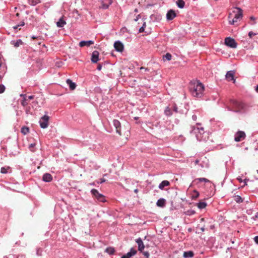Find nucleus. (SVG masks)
<instances>
[{
    "mask_svg": "<svg viewBox=\"0 0 258 258\" xmlns=\"http://www.w3.org/2000/svg\"><path fill=\"white\" fill-rule=\"evenodd\" d=\"M143 254L147 257L149 258V253L148 251H145L143 252Z\"/></svg>",
    "mask_w": 258,
    "mask_h": 258,
    "instance_id": "42",
    "label": "nucleus"
},
{
    "mask_svg": "<svg viewBox=\"0 0 258 258\" xmlns=\"http://www.w3.org/2000/svg\"><path fill=\"white\" fill-rule=\"evenodd\" d=\"M176 15L175 12L172 10H170L166 14V18L168 20H172L176 17Z\"/></svg>",
    "mask_w": 258,
    "mask_h": 258,
    "instance_id": "14",
    "label": "nucleus"
},
{
    "mask_svg": "<svg viewBox=\"0 0 258 258\" xmlns=\"http://www.w3.org/2000/svg\"><path fill=\"white\" fill-rule=\"evenodd\" d=\"M207 206V203L204 202H200L198 204V207L200 209H202Z\"/></svg>",
    "mask_w": 258,
    "mask_h": 258,
    "instance_id": "29",
    "label": "nucleus"
},
{
    "mask_svg": "<svg viewBox=\"0 0 258 258\" xmlns=\"http://www.w3.org/2000/svg\"><path fill=\"white\" fill-rule=\"evenodd\" d=\"M5 87L3 85H0V93H2L5 91Z\"/></svg>",
    "mask_w": 258,
    "mask_h": 258,
    "instance_id": "39",
    "label": "nucleus"
},
{
    "mask_svg": "<svg viewBox=\"0 0 258 258\" xmlns=\"http://www.w3.org/2000/svg\"><path fill=\"white\" fill-rule=\"evenodd\" d=\"M67 84L69 86L70 89L72 90H74L76 87V85L70 79H67L66 81Z\"/></svg>",
    "mask_w": 258,
    "mask_h": 258,
    "instance_id": "20",
    "label": "nucleus"
},
{
    "mask_svg": "<svg viewBox=\"0 0 258 258\" xmlns=\"http://www.w3.org/2000/svg\"><path fill=\"white\" fill-rule=\"evenodd\" d=\"M170 185V183L168 180H163L159 185V188L160 189H163L164 187Z\"/></svg>",
    "mask_w": 258,
    "mask_h": 258,
    "instance_id": "21",
    "label": "nucleus"
},
{
    "mask_svg": "<svg viewBox=\"0 0 258 258\" xmlns=\"http://www.w3.org/2000/svg\"><path fill=\"white\" fill-rule=\"evenodd\" d=\"M164 58H165L166 59L168 60H170L172 58V55L169 53H167L164 56Z\"/></svg>",
    "mask_w": 258,
    "mask_h": 258,
    "instance_id": "34",
    "label": "nucleus"
},
{
    "mask_svg": "<svg viewBox=\"0 0 258 258\" xmlns=\"http://www.w3.org/2000/svg\"><path fill=\"white\" fill-rule=\"evenodd\" d=\"M8 168L2 167L1 169V172L2 173H7L8 172Z\"/></svg>",
    "mask_w": 258,
    "mask_h": 258,
    "instance_id": "36",
    "label": "nucleus"
},
{
    "mask_svg": "<svg viewBox=\"0 0 258 258\" xmlns=\"http://www.w3.org/2000/svg\"><path fill=\"white\" fill-rule=\"evenodd\" d=\"M199 193L197 191L195 190L194 192V194L192 195L193 198H197L199 197Z\"/></svg>",
    "mask_w": 258,
    "mask_h": 258,
    "instance_id": "38",
    "label": "nucleus"
},
{
    "mask_svg": "<svg viewBox=\"0 0 258 258\" xmlns=\"http://www.w3.org/2000/svg\"><path fill=\"white\" fill-rule=\"evenodd\" d=\"M66 24V22L63 20V18L59 19L58 21L56 23V25L58 27H63Z\"/></svg>",
    "mask_w": 258,
    "mask_h": 258,
    "instance_id": "23",
    "label": "nucleus"
},
{
    "mask_svg": "<svg viewBox=\"0 0 258 258\" xmlns=\"http://www.w3.org/2000/svg\"><path fill=\"white\" fill-rule=\"evenodd\" d=\"M43 180L45 182H50L52 180V176L49 173H45L43 176Z\"/></svg>",
    "mask_w": 258,
    "mask_h": 258,
    "instance_id": "19",
    "label": "nucleus"
},
{
    "mask_svg": "<svg viewBox=\"0 0 258 258\" xmlns=\"http://www.w3.org/2000/svg\"><path fill=\"white\" fill-rule=\"evenodd\" d=\"M137 252V251L134 248H132L130 249V251L127 252L126 254L122 255L121 258H130L131 256L135 255Z\"/></svg>",
    "mask_w": 258,
    "mask_h": 258,
    "instance_id": "11",
    "label": "nucleus"
},
{
    "mask_svg": "<svg viewBox=\"0 0 258 258\" xmlns=\"http://www.w3.org/2000/svg\"><path fill=\"white\" fill-rule=\"evenodd\" d=\"M141 70H144L145 72L149 71V69L148 68H145L144 67H141L140 68Z\"/></svg>",
    "mask_w": 258,
    "mask_h": 258,
    "instance_id": "47",
    "label": "nucleus"
},
{
    "mask_svg": "<svg viewBox=\"0 0 258 258\" xmlns=\"http://www.w3.org/2000/svg\"><path fill=\"white\" fill-rule=\"evenodd\" d=\"M34 98V96L33 95L29 96L28 97H27L28 100L33 99Z\"/></svg>",
    "mask_w": 258,
    "mask_h": 258,
    "instance_id": "44",
    "label": "nucleus"
},
{
    "mask_svg": "<svg viewBox=\"0 0 258 258\" xmlns=\"http://www.w3.org/2000/svg\"><path fill=\"white\" fill-rule=\"evenodd\" d=\"M114 47L116 51L121 52L124 50V45L120 41H116L114 43Z\"/></svg>",
    "mask_w": 258,
    "mask_h": 258,
    "instance_id": "9",
    "label": "nucleus"
},
{
    "mask_svg": "<svg viewBox=\"0 0 258 258\" xmlns=\"http://www.w3.org/2000/svg\"><path fill=\"white\" fill-rule=\"evenodd\" d=\"M145 30V29H144V27H141L140 29H139V32L140 33H142Z\"/></svg>",
    "mask_w": 258,
    "mask_h": 258,
    "instance_id": "43",
    "label": "nucleus"
},
{
    "mask_svg": "<svg viewBox=\"0 0 258 258\" xmlns=\"http://www.w3.org/2000/svg\"><path fill=\"white\" fill-rule=\"evenodd\" d=\"M40 2V0H28V3L32 6H35Z\"/></svg>",
    "mask_w": 258,
    "mask_h": 258,
    "instance_id": "30",
    "label": "nucleus"
},
{
    "mask_svg": "<svg viewBox=\"0 0 258 258\" xmlns=\"http://www.w3.org/2000/svg\"><path fill=\"white\" fill-rule=\"evenodd\" d=\"M136 242L138 245V250L140 251H142L145 248V246L142 239L139 238L136 240Z\"/></svg>",
    "mask_w": 258,
    "mask_h": 258,
    "instance_id": "15",
    "label": "nucleus"
},
{
    "mask_svg": "<svg viewBox=\"0 0 258 258\" xmlns=\"http://www.w3.org/2000/svg\"><path fill=\"white\" fill-rule=\"evenodd\" d=\"M201 220L202 221H204V218H202V219H201Z\"/></svg>",
    "mask_w": 258,
    "mask_h": 258,
    "instance_id": "57",
    "label": "nucleus"
},
{
    "mask_svg": "<svg viewBox=\"0 0 258 258\" xmlns=\"http://www.w3.org/2000/svg\"><path fill=\"white\" fill-rule=\"evenodd\" d=\"M101 3V8L106 9L111 4L112 0H100Z\"/></svg>",
    "mask_w": 258,
    "mask_h": 258,
    "instance_id": "13",
    "label": "nucleus"
},
{
    "mask_svg": "<svg viewBox=\"0 0 258 258\" xmlns=\"http://www.w3.org/2000/svg\"><path fill=\"white\" fill-rule=\"evenodd\" d=\"M194 256V252L192 251H185L183 253L184 258L192 257Z\"/></svg>",
    "mask_w": 258,
    "mask_h": 258,
    "instance_id": "25",
    "label": "nucleus"
},
{
    "mask_svg": "<svg viewBox=\"0 0 258 258\" xmlns=\"http://www.w3.org/2000/svg\"><path fill=\"white\" fill-rule=\"evenodd\" d=\"M255 90L256 92H258V85L255 87Z\"/></svg>",
    "mask_w": 258,
    "mask_h": 258,
    "instance_id": "51",
    "label": "nucleus"
},
{
    "mask_svg": "<svg viewBox=\"0 0 258 258\" xmlns=\"http://www.w3.org/2000/svg\"><path fill=\"white\" fill-rule=\"evenodd\" d=\"M11 44L13 45L15 47H17L20 46V44H22V41L21 40L19 39L15 41H12L11 42Z\"/></svg>",
    "mask_w": 258,
    "mask_h": 258,
    "instance_id": "26",
    "label": "nucleus"
},
{
    "mask_svg": "<svg viewBox=\"0 0 258 258\" xmlns=\"http://www.w3.org/2000/svg\"><path fill=\"white\" fill-rule=\"evenodd\" d=\"M24 25V23L22 22L21 24L17 25L13 27L14 29L17 30L18 28H19L20 27L23 26Z\"/></svg>",
    "mask_w": 258,
    "mask_h": 258,
    "instance_id": "37",
    "label": "nucleus"
},
{
    "mask_svg": "<svg viewBox=\"0 0 258 258\" xmlns=\"http://www.w3.org/2000/svg\"><path fill=\"white\" fill-rule=\"evenodd\" d=\"M105 251L109 254H112L114 253L115 250L113 247H109L105 249Z\"/></svg>",
    "mask_w": 258,
    "mask_h": 258,
    "instance_id": "28",
    "label": "nucleus"
},
{
    "mask_svg": "<svg viewBox=\"0 0 258 258\" xmlns=\"http://www.w3.org/2000/svg\"><path fill=\"white\" fill-rule=\"evenodd\" d=\"M21 96L23 97V100L21 102V104L23 106H26L28 104V100L25 94H21Z\"/></svg>",
    "mask_w": 258,
    "mask_h": 258,
    "instance_id": "24",
    "label": "nucleus"
},
{
    "mask_svg": "<svg viewBox=\"0 0 258 258\" xmlns=\"http://www.w3.org/2000/svg\"><path fill=\"white\" fill-rule=\"evenodd\" d=\"M250 20L254 21L255 20V18L253 17H250Z\"/></svg>",
    "mask_w": 258,
    "mask_h": 258,
    "instance_id": "55",
    "label": "nucleus"
},
{
    "mask_svg": "<svg viewBox=\"0 0 258 258\" xmlns=\"http://www.w3.org/2000/svg\"><path fill=\"white\" fill-rule=\"evenodd\" d=\"M246 137L245 133L243 131H238L235 134L234 141L238 142L243 141Z\"/></svg>",
    "mask_w": 258,
    "mask_h": 258,
    "instance_id": "6",
    "label": "nucleus"
},
{
    "mask_svg": "<svg viewBox=\"0 0 258 258\" xmlns=\"http://www.w3.org/2000/svg\"><path fill=\"white\" fill-rule=\"evenodd\" d=\"M201 125V124H200V123H197V126H199V125Z\"/></svg>",
    "mask_w": 258,
    "mask_h": 258,
    "instance_id": "58",
    "label": "nucleus"
},
{
    "mask_svg": "<svg viewBox=\"0 0 258 258\" xmlns=\"http://www.w3.org/2000/svg\"><path fill=\"white\" fill-rule=\"evenodd\" d=\"M229 14H233V17L238 19H241L242 17V10L238 7H235L233 9L232 12Z\"/></svg>",
    "mask_w": 258,
    "mask_h": 258,
    "instance_id": "4",
    "label": "nucleus"
},
{
    "mask_svg": "<svg viewBox=\"0 0 258 258\" xmlns=\"http://www.w3.org/2000/svg\"><path fill=\"white\" fill-rule=\"evenodd\" d=\"M36 146V144L35 143L31 144L29 146V149L30 150H31L32 152H34L35 150L34 149V148Z\"/></svg>",
    "mask_w": 258,
    "mask_h": 258,
    "instance_id": "35",
    "label": "nucleus"
},
{
    "mask_svg": "<svg viewBox=\"0 0 258 258\" xmlns=\"http://www.w3.org/2000/svg\"><path fill=\"white\" fill-rule=\"evenodd\" d=\"M204 85L199 81L191 82L190 85V90L194 97H201L204 94Z\"/></svg>",
    "mask_w": 258,
    "mask_h": 258,
    "instance_id": "1",
    "label": "nucleus"
},
{
    "mask_svg": "<svg viewBox=\"0 0 258 258\" xmlns=\"http://www.w3.org/2000/svg\"><path fill=\"white\" fill-rule=\"evenodd\" d=\"M174 110L176 112H177V108L176 106H175V107H174Z\"/></svg>",
    "mask_w": 258,
    "mask_h": 258,
    "instance_id": "52",
    "label": "nucleus"
},
{
    "mask_svg": "<svg viewBox=\"0 0 258 258\" xmlns=\"http://www.w3.org/2000/svg\"><path fill=\"white\" fill-rule=\"evenodd\" d=\"M234 200L237 202V203H242L243 202V200L241 198V197L239 196H236L235 197H234Z\"/></svg>",
    "mask_w": 258,
    "mask_h": 258,
    "instance_id": "32",
    "label": "nucleus"
},
{
    "mask_svg": "<svg viewBox=\"0 0 258 258\" xmlns=\"http://www.w3.org/2000/svg\"><path fill=\"white\" fill-rule=\"evenodd\" d=\"M254 241L256 243L258 244V236H255L254 238Z\"/></svg>",
    "mask_w": 258,
    "mask_h": 258,
    "instance_id": "48",
    "label": "nucleus"
},
{
    "mask_svg": "<svg viewBox=\"0 0 258 258\" xmlns=\"http://www.w3.org/2000/svg\"><path fill=\"white\" fill-rule=\"evenodd\" d=\"M93 44H94V41L92 40L81 41L79 43V46L81 47L85 46H89Z\"/></svg>",
    "mask_w": 258,
    "mask_h": 258,
    "instance_id": "17",
    "label": "nucleus"
},
{
    "mask_svg": "<svg viewBox=\"0 0 258 258\" xmlns=\"http://www.w3.org/2000/svg\"><path fill=\"white\" fill-rule=\"evenodd\" d=\"M49 118V116L47 115H44L40 118L39 124L41 128H46L48 127Z\"/></svg>",
    "mask_w": 258,
    "mask_h": 258,
    "instance_id": "5",
    "label": "nucleus"
},
{
    "mask_svg": "<svg viewBox=\"0 0 258 258\" xmlns=\"http://www.w3.org/2000/svg\"><path fill=\"white\" fill-rule=\"evenodd\" d=\"M29 132V128L27 126H23L21 128V133L24 135H26Z\"/></svg>",
    "mask_w": 258,
    "mask_h": 258,
    "instance_id": "31",
    "label": "nucleus"
},
{
    "mask_svg": "<svg viewBox=\"0 0 258 258\" xmlns=\"http://www.w3.org/2000/svg\"><path fill=\"white\" fill-rule=\"evenodd\" d=\"M139 17H140V15H138V16L136 17V18L135 19V21H137L138 20Z\"/></svg>",
    "mask_w": 258,
    "mask_h": 258,
    "instance_id": "50",
    "label": "nucleus"
},
{
    "mask_svg": "<svg viewBox=\"0 0 258 258\" xmlns=\"http://www.w3.org/2000/svg\"><path fill=\"white\" fill-rule=\"evenodd\" d=\"M225 44L226 45L231 48H236L237 44L235 40L231 37H227L225 39Z\"/></svg>",
    "mask_w": 258,
    "mask_h": 258,
    "instance_id": "8",
    "label": "nucleus"
},
{
    "mask_svg": "<svg viewBox=\"0 0 258 258\" xmlns=\"http://www.w3.org/2000/svg\"><path fill=\"white\" fill-rule=\"evenodd\" d=\"M1 79H2V76H0V80H1Z\"/></svg>",
    "mask_w": 258,
    "mask_h": 258,
    "instance_id": "61",
    "label": "nucleus"
},
{
    "mask_svg": "<svg viewBox=\"0 0 258 258\" xmlns=\"http://www.w3.org/2000/svg\"><path fill=\"white\" fill-rule=\"evenodd\" d=\"M105 181V179L101 178V179H100V182H98V183H102L103 182H104Z\"/></svg>",
    "mask_w": 258,
    "mask_h": 258,
    "instance_id": "49",
    "label": "nucleus"
},
{
    "mask_svg": "<svg viewBox=\"0 0 258 258\" xmlns=\"http://www.w3.org/2000/svg\"><path fill=\"white\" fill-rule=\"evenodd\" d=\"M164 112H165V114L166 115L169 116V115H171L172 114L171 110V109L168 107H167L165 109Z\"/></svg>",
    "mask_w": 258,
    "mask_h": 258,
    "instance_id": "33",
    "label": "nucleus"
},
{
    "mask_svg": "<svg viewBox=\"0 0 258 258\" xmlns=\"http://www.w3.org/2000/svg\"><path fill=\"white\" fill-rule=\"evenodd\" d=\"M176 4L179 8H183L185 5V3L183 0H177Z\"/></svg>",
    "mask_w": 258,
    "mask_h": 258,
    "instance_id": "27",
    "label": "nucleus"
},
{
    "mask_svg": "<svg viewBox=\"0 0 258 258\" xmlns=\"http://www.w3.org/2000/svg\"><path fill=\"white\" fill-rule=\"evenodd\" d=\"M99 52L95 50L92 53L91 61L93 63H96L99 60Z\"/></svg>",
    "mask_w": 258,
    "mask_h": 258,
    "instance_id": "12",
    "label": "nucleus"
},
{
    "mask_svg": "<svg viewBox=\"0 0 258 258\" xmlns=\"http://www.w3.org/2000/svg\"><path fill=\"white\" fill-rule=\"evenodd\" d=\"M113 125L116 128V133H118L119 135H121V124L120 122L116 119H114L113 121Z\"/></svg>",
    "mask_w": 258,
    "mask_h": 258,
    "instance_id": "10",
    "label": "nucleus"
},
{
    "mask_svg": "<svg viewBox=\"0 0 258 258\" xmlns=\"http://www.w3.org/2000/svg\"><path fill=\"white\" fill-rule=\"evenodd\" d=\"M201 230L202 232H204L205 231V228L202 227V228H201Z\"/></svg>",
    "mask_w": 258,
    "mask_h": 258,
    "instance_id": "54",
    "label": "nucleus"
},
{
    "mask_svg": "<svg viewBox=\"0 0 258 258\" xmlns=\"http://www.w3.org/2000/svg\"><path fill=\"white\" fill-rule=\"evenodd\" d=\"M191 133H193L196 134V138L199 141L205 140V139H204V135L205 134V132L204 130V128L202 127H196L193 126L191 127Z\"/></svg>",
    "mask_w": 258,
    "mask_h": 258,
    "instance_id": "2",
    "label": "nucleus"
},
{
    "mask_svg": "<svg viewBox=\"0 0 258 258\" xmlns=\"http://www.w3.org/2000/svg\"><path fill=\"white\" fill-rule=\"evenodd\" d=\"M165 200L164 199H160L158 200L156 203L157 206L160 207H163L165 205Z\"/></svg>",
    "mask_w": 258,
    "mask_h": 258,
    "instance_id": "22",
    "label": "nucleus"
},
{
    "mask_svg": "<svg viewBox=\"0 0 258 258\" xmlns=\"http://www.w3.org/2000/svg\"><path fill=\"white\" fill-rule=\"evenodd\" d=\"M255 33H253V32L251 31L248 33V36L251 38L253 36L255 35Z\"/></svg>",
    "mask_w": 258,
    "mask_h": 258,
    "instance_id": "41",
    "label": "nucleus"
},
{
    "mask_svg": "<svg viewBox=\"0 0 258 258\" xmlns=\"http://www.w3.org/2000/svg\"><path fill=\"white\" fill-rule=\"evenodd\" d=\"M102 69V66L100 64H99L97 66V69L99 71H100Z\"/></svg>",
    "mask_w": 258,
    "mask_h": 258,
    "instance_id": "46",
    "label": "nucleus"
},
{
    "mask_svg": "<svg viewBox=\"0 0 258 258\" xmlns=\"http://www.w3.org/2000/svg\"><path fill=\"white\" fill-rule=\"evenodd\" d=\"M198 162H199V161H198V160H197V161H196V163H198Z\"/></svg>",
    "mask_w": 258,
    "mask_h": 258,
    "instance_id": "59",
    "label": "nucleus"
},
{
    "mask_svg": "<svg viewBox=\"0 0 258 258\" xmlns=\"http://www.w3.org/2000/svg\"><path fill=\"white\" fill-rule=\"evenodd\" d=\"M198 180L200 181H204V182H209V180L207 179V178H200L198 179Z\"/></svg>",
    "mask_w": 258,
    "mask_h": 258,
    "instance_id": "40",
    "label": "nucleus"
},
{
    "mask_svg": "<svg viewBox=\"0 0 258 258\" xmlns=\"http://www.w3.org/2000/svg\"><path fill=\"white\" fill-rule=\"evenodd\" d=\"M146 22H144L143 24L142 27H144V28H145L146 27Z\"/></svg>",
    "mask_w": 258,
    "mask_h": 258,
    "instance_id": "53",
    "label": "nucleus"
},
{
    "mask_svg": "<svg viewBox=\"0 0 258 258\" xmlns=\"http://www.w3.org/2000/svg\"><path fill=\"white\" fill-rule=\"evenodd\" d=\"M135 192H137V189H136V190H135Z\"/></svg>",
    "mask_w": 258,
    "mask_h": 258,
    "instance_id": "62",
    "label": "nucleus"
},
{
    "mask_svg": "<svg viewBox=\"0 0 258 258\" xmlns=\"http://www.w3.org/2000/svg\"><path fill=\"white\" fill-rule=\"evenodd\" d=\"M238 18H235L234 17H233V14H229L228 16V21L230 25H233L235 23L237 22L238 21Z\"/></svg>",
    "mask_w": 258,
    "mask_h": 258,
    "instance_id": "18",
    "label": "nucleus"
},
{
    "mask_svg": "<svg viewBox=\"0 0 258 258\" xmlns=\"http://www.w3.org/2000/svg\"><path fill=\"white\" fill-rule=\"evenodd\" d=\"M92 194L99 201L104 202L105 201L104 196L100 193L96 189H92L91 190Z\"/></svg>",
    "mask_w": 258,
    "mask_h": 258,
    "instance_id": "7",
    "label": "nucleus"
},
{
    "mask_svg": "<svg viewBox=\"0 0 258 258\" xmlns=\"http://www.w3.org/2000/svg\"><path fill=\"white\" fill-rule=\"evenodd\" d=\"M234 72L233 71H230L227 72L226 75V78L228 81H233V82H235V79L234 78Z\"/></svg>",
    "mask_w": 258,
    "mask_h": 258,
    "instance_id": "16",
    "label": "nucleus"
},
{
    "mask_svg": "<svg viewBox=\"0 0 258 258\" xmlns=\"http://www.w3.org/2000/svg\"><path fill=\"white\" fill-rule=\"evenodd\" d=\"M233 111L236 112H244L247 110L246 105L242 102L233 101Z\"/></svg>",
    "mask_w": 258,
    "mask_h": 258,
    "instance_id": "3",
    "label": "nucleus"
},
{
    "mask_svg": "<svg viewBox=\"0 0 258 258\" xmlns=\"http://www.w3.org/2000/svg\"><path fill=\"white\" fill-rule=\"evenodd\" d=\"M134 11H135V13H138V10L137 9H136Z\"/></svg>",
    "mask_w": 258,
    "mask_h": 258,
    "instance_id": "56",
    "label": "nucleus"
},
{
    "mask_svg": "<svg viewBox=\"0 0 258 258\" xmlns=\"http://www.w3.org/2000/svg\"><path fill=\"white\" fill-rule=\"evenodd\" d=\"M32 38H33V39H35V37L34 36H33V37H32Z\"/></svg>",
    "mask_w": 258,
    "mask_h": 258,
    "instance_id": "60",
    "label": "nucleus"
},
{
    "mask_svg": "<svg viewBox=\"0 0 258 258\" xmlns=\"http://www.w3.org/2000/svg\"><path fill=\"white\" fill-rule=\"evenodd\" d=\"M192 119L194 121H196L197 119V116L195 114H194L192 116Z\"/></svg>",
    "mask_w": 258,
    "mask_h": 258,
    "instance_id": "45",
    "label": "nucleus"
}]
</instances>
